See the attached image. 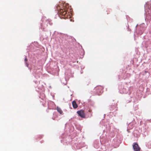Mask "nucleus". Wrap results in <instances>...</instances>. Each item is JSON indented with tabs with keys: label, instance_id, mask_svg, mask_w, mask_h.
<instances>
[{
	"label": "nucleus",
	"instance_id": "f257e3e1",
	"mask_svg": "<svg viewBox=\"0 0 151 151\" xmlns=\"http://www.w3.org/2000/svg\"><path fill=\"white\" fill-rule=\"evenodd\" d=\"M68 7V4H65L63 5V7L61 8L60 9V7L59 6H58L57 7V9L58 10H60L58 12L59 14L62 16V18L65 19L67 17V16H68L67 12Z\"/></svg>",
	"mask_w": 151,
	"mask_h": 151
},
{
	"label": "nucleus",
	"instance_id": "f03ea898",
	"mask_svg": "<svg viewBox=\"0 0 151 151\" xmlns=\"http://www.w3.org/2000/svg\"><path fill=\"white\" fill-rule=\"evenodd\" d=\"M77 113L78 114V116L81 117L83 118H84L85 117V114L84 110H81L80 111H77Z\"/></svg>",
	"mask_w": 151,
	"mask_h": 151
},
{
	"label": "nucleus",
	"instance_id": "7ed1b4c3",
	"mask_svg": "<svg viewBox=\"0 0 151 151\" xmlns=\"http://www.w3.org/2000/svg\"><path fill=\"white\" fill-rule=\"evenodd\" d=\"M133 148L134 150L135 151H139L140 150V148L138 144L136 143H134L133 145Z\"/></svg>",
	"mask_w": 151,
	"mask_h": 151
},
{
	"label": "nucleus",
	"instance_id": "20e7f679",
	"mask_svg": "<svg viewBox=\"0 0 151 151\" xmlns=\"http://www.w3.org/2000/svg\"><path fill=\"white\" fill-rule=\"evenodd\" d=\"M72 105L74 109H76L78 107V106L76 102L75 101H73Z\"/></svg>",
	"mask_w": 151,
	"mask_h": 151
},
{
	"label": "nucleus",
	"instance_id": "39448f33",
	"mask_svg": "<svg viewBox=\"0 0 151 151\" xmlns=\"http://www.w3.org/2000/svg\"><path fill=\"white\" fill-rule=\"evenodd\" d=\"M57 110L60 114H62L63 112L60 108L58 107L57 108Z\"/></svg>",
	"mask_w": 151,
	"mask_h": 151
},
{
	"label": "nucleus",
	"instance_id": "423d86ee",
	"mask_svg": "<svg viewBox=\"0 0 151 151\" xmlns=\"http://www.w3.org/2000/svg\"><path fill=\"white\" fill-rule=\"evenodd\" d=\"M102 87L101 86H97L96 88V89H99L102 90Z\"/></svg>",
	"mask_w": 151,
	"mask_h": 151
},
{
	"label": "nucleus",
	"instance_id": "0eeeda50",
	"mask_svg": "<svg viewBox=\"0 0 151 151\" xmlns=\"http://www.w3.org/2000/svg\"><path fill=\"white\" fill-rule=\"evenodd\" d=\"M45 24H46L49 23L50 24H51V22L48 20H46V22H45Z\"/></svg>",
	"mask_w": 151,
	"mask_h": 151
},
{
	"label": "nucleus",
	"instance_id": "6e6552de",
	"mask_svg": "<svg viewBox=\"0 0 151 151\" xmlns=\"http://www.w3.org/2000/svg\"><path fill=\"white\" fill-rule=\"evenodd\" d=\"M27 56H25V59H24V61L26 62H27Z\"/></svg>",
	"mask_w": 151,
	"mask_h": 151
},
{
	"label": "nucleus",
	"instance_id": "1a4fd4ad",
	"mask_svg": "<svg viewBox=\"0 0 151 151\" xmlns=\"http://www.w3.org/2000/svg\"><path fill=\"white\" fill-rule=\"evenodd\" d=\"M25 63H26V66L27 67H28L29 65V64L28 63H27V62H26Z\"/></svg>",
	"mask_w": 151,
	"mask_h": 151
}]
</instances>
